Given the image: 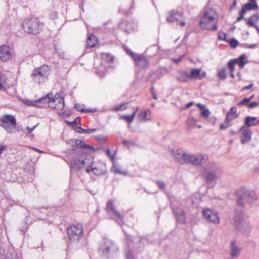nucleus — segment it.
<instances>
[{"mask_svg": "<svg viewBox=\"0 0 259 259\" xmlns=\"http://www.w3.org/2000/svg\"><path fill=\"white\" fill-rule=\"evenodd\" d=\"M201 175L205 180L206 183L213 187L215 181L221 177V171L217 164L214 162H209L208 164L202 167Z\"/></svg>", "mask_w": 259, "mask_h": 259, "instance_id": "1", "label": "nucleus"}, {"mask_svg": "<svg viewBox=\"0 0 259 259\" xmlns=\"http://www.w3.org/2000/svg\"><path fill=\"white\" fill-rule=\"evenodd\" d=\"M174 158L181 164L189 163L193 165H200L207 161L208 157L204 154H189L177 151Z\"/></svg>", "mask_w": 259, "mask_h": 259, "instance_id": "2", "label": "nucleus"}, {"mask_svg": "<svg viewBox=\"0 0 259 259\" xmlns=\"http://www.w3.org/2000/svg\"><path fill=\"white\" fill-rule=\"evenodd\" d=\"M206 76V73L200 68H192L190 72L186 70H179L176 72V78L181 82H187L189 80H201Z\"/></svg>", "mask_w": 259, "mask_h": 259, "instance_id": "3", "label": "nucleus"}, {"mask_svg": "<svg viewBox=\"0 0 259 259\" xmlns=\"http://www.w3.org/2000/svg\"><path fill=\"white\" fill-rule=\"evenodd\" d=\"M199 25L202 29L212 31L218 30V19L214 17V11L212 9L204 11L200 18Z\"/></svg>", "mask_w": 259, "mask_h": 259, "instance_id": "4", "label": "nucleus"}, {"mask_svg": "<svg viewBox=\"0 0 259 259\" xmlns=\"http://www.w3.org/2000/svg\"><path fill=\"white\" fill-rule=\"evenodd\" d=\"M43 26L42 23L36 18H26L22 25L25 32L33 34L39 33L42 30Z\"/></svg>", "mask_w": 259, "mask_h": 259, "instance_id": "5", "label": "nucleus"}, {"mask_svg": "<svg viewBox=\"0 0 259 259\" xmlns=\"http://www.w3.org/2000/svg\"><path fill=\"white\" fill-rule=\"evenodd\" d=\"M38 101L41 103H47L50 108L59 111L63 110L65 106L64 98L57 94L52 98L48 95L40 98Z\"/></svg>", "mask_w": 259, "mask_h": 259, "instance_id": "6", "label": "nucleus"}, {"mask_svg": "<svg viewBox=\"0 0 259 259\" xmlns=\"http://www.w3.org/2000/svg\"><path fill=\"white\" fill-rule=\"evenodd\" d=\"M49 71V67L45 64L40 67L35 68L31 74L33 80L39 84L43 83L47 78Z\"/></svg>", "mask_w": 259, "mask_h": 259, "instance_id": "7", "label": "nucleus"}, {"mask_svg": "<svg viewBox=\"0 0 259 259\" xmlns=\"http://www.w3.org/2000/svg\"><path fill=\"white\" fill-rule=\"evenodd\" d=\"M240 191L242 192L240 194V196L237 199V205L243 207L246 204H250L254 200L256 199V196L254 191L245 190L241 189Z\"/></svg>", "mask_w": 259, "mask_h": 259, "instance_id": "8", "label": "nucleus"}, {"mask_svg": "<svg viewBox=\"0 0 259 259\" xmlns=\"http://www.w3.org/2000/svg\"><path fill=\"white\" fill-rule=\"evenodd\" d=\"M16 119L13 115L6 114L0 118V126L9 133H13V130L16 128Z\"/></svg>", "mask_w": 259, "mask_h": 259, "instance_id": "9", "label": "nucleus"}, {"mask_svg": "<svg viewBox=\"0 0 259 259\" xmlns=\"http://www.w3.org/2000/svg\"><path fill=\"white\" fill-rule=\"evenodd\" d=\"M70 239L73 242L78 241L83 236V228L81 224H73L67 228Z\"/></svg>", "mask_w": 259, "mask_h": 259, "instance_id": "10", "label": "nucleus"}, {"mask_svg": "<svg viewBox=\"0 0 259 259\" xmlns=\"http://www.w3.org/2000/svg\"><path fill=\"white\" fill-rule=\"evenodd\" d=\"M169 16L166 20L169 23L176 22L177 25H180L181 27L185 25V22L183 13L172 10L168 13Z\"/></svg>", "mask_w": 259, "mask_h": 259, "instance_id": "11", "label": "nucleus"}, {"mask_svg": "<svg viewBox=\"0 0 259 259\" xmlns=\"http://www.w3.org/2000/svg\"><path fill=\"white\" fill-rule=\"evenodd\" d=\"M234 220L237 229L244 234L247 235L251 229L248 222L245 221L243 219L240 218L237 215L235 217Z\"/></svg>", "mask_w": 259, "mask_h": 259, "instance_id": "12", "label": "nucleus"}, {"mask_svg": "<svg viewBox=\"0 0 259 259\" xmlns=\"http://www.w3.org/2000/svg\"><path fill=\"white\" fill-rule=\"evenodd\" d=\"M101 251L107 257H109V255L114 253L118 249L117 246L110 240H106L104 245L100 248Z\"/></svg>", "mask_w": 259, "mask_h": 259, "instance_id": "13", "label": "nucleus"}, {"mask_svg": "<svg viewBox=\"0 0 259 259\" xmlns=\"http://www.w3.org/2000/svg\"><path fill=\"white\" fill-rule=\"evenodd\" d=\"M203 217L207 220V221L213 223L214 224H219L220 223V218L218 213L213 212L208 208L204 209L203 211Z\"/></svg>", "mask_w": 259, "mask_h": 259, "instance_id": "14", "label": "nucleus"}, {"mask_svg": "<svg viewBox=\"0 0 259 259\" xmlns=\"http://www.w3.org/2000/svg\"><path fill=\"white\" fill-rule=\"evenodd\" d=\"M105 167V165L104 164L101 162H95L91 168L89 167L86 168V172L89 173L92 171L93 174L95 175H101L104 173Z\"/></svg>", "mask_w": 259, "mask_h": 259, "instance_id": "15", "label": "nucleus"}, {"mask_svg": "<svg viewBox=\"0 0 259 259\" xmlns=\"http://www.w3.org/2000/svg\"><path fill=\"white\" fill-rule=\"evenodd\" d=\"M12 57L11 49L8 45L0 47V59L3 61L9 60Z\"/></svg>", "mask_w": 259, "mask_h": 259, "instance_id": "16", "label": "nucleus"}, {"mask_svg": "<svg viewBox=\"0 0 259 259\" xmlns=\"http://www.w3.org/2000/svg\"><path fill=\"white\" fill-rule=\"evenodd\" d=\"M113 201L112 200H109L108 201L106 205V210L108 213L112 214L117 218L122 221V216L120 214V213L115 209L114 204Z\"/></svg>", "mask_w": 259, "mask_h": 259, "instance_id": "17", "label": "nucleus"}, {"mask_svg": "<svg viewBox=\"0 0 259 259\" xmlns=\"http://www.w3.org/2000/svg\"><path fill=\"white\" fill-rule=\"evenodd\" d=\"M173 213L176 217L177 221L179 223H185L186 217L185 211L180 207H176L173 209Z\"/></svg>", "mask_w": 259, "mask_h": 259, "instance_id": "18", "label": "nucleus"}, {"mask_svg": "<svg viewBox=\"0 0 259 259\" xmlns=\"http://www.w3.org/2000/svg\"><path fill=\"white\" fill-rule=\"evenodd\" d=\"M241 130H243V131L240 137V141L241 144H244L250 141L252 133L249 129L243 130V127H241Z\"/></svg>", "mask_w": 259, "mask_h": 259, "instance_id": "19", "label": "nucleus"}, {"mask_svg": "<svg viewBox=\"0 0 259 259\" xmlns=\"http://www.w3.org/2000/svg\"><path fill=\"white\" fill-rule=\"evenodd\" d=\"M241 248L239 247L235 241H232L230 244V255L232 257H237L240 253Z\"/></svg>", "mask_w": 259, "mask_h": 259, "instance_id": "20", "label": "nucleus"}, {"mask_svg": "<svg viewBox=\"0 0 259 259\" xmlns=\"http://www.w3.org/2000/svg\"><path fill=\"white\" fill-rule=\"evenodd\" d=\"M133 60L136 64L141 67H145L148 64V60L143 55L137 54Z\"/></svg>", "mask_w": 259, "mask_h": 259, "instance_id": "21", "label": "nucleus"}, {"mask_svg": "<svg viewBox=\"0 0 259 259\" xmlns=\"http://www.w3.org/2000/svg\"><path fill=\"white\" fill-rule=\"evenodd\" d=\"M70 168L75 170L82 169V158H75L72 159L70 162Z\"/></svg>", "mask_w": 259, "mask_h": 259, "instance_id": "22", "label": "nucleus"}, {"mask_svg": "<svg viewBox=\"0 0 259 259\" xmlns=\"http://www.w3.org/2000/svg\"><path fill=\"white\" fill-rule=\"evenodd\" d=\"M94 162L93 157L91 155L86 156L85 158L82 157V168H91Z\"/></svg>", "mask_w": 259, "mask_h": 259, "instance_id": "23", "label": "nucleus"}, {"mask_svg": "<svg viewBox=\"0 0 259 259\" xmlns=\"http://www.w3.org/2000/svg\"><path fill=\"white\" fill-rule=\"evenodd\" d=\"M244 123L248 127L256 126L259 123V120L255 117L247 116L244 119Z\"/></svg>", "mask_w": 259, "mask_h": 259, "instance_id": "24", "label": "nucleus"}, {"mask_svg": "<svg viewBox=\"0 0 259 259\" xmlns=\"http://www.w3.org/2000/svg\"><path fill=\"white\" fill-rule=\"evenodd\" d=\"M75 144L78 147L82 149L89 150L90 151L94 150V148L93 146L85 144L84 141L82 140L76 139L75 140Z\"/></svg>", "mask_w": 259, "mask_h": 259, "instance_id": "25", "label": "nucleus"}, {"mask_svg": "<svg viewBox=\"0 0 259 259\" xmlns=\"http://www.w3.org/2000/svg\"><path fill=\"white\" fill-rule=\"evenodd\" d=\"M138 117L144 121H147L151 119V111L149 109L141 111L138 115Z\"/></svg>", "mask_w": 259, "mask_h": 259, "instance_id": "26", "label": "nucleus"}, {"mask_svg": "<svg viewBox=\"0 0 259 259\" xmlns=\"http://www.w3.org/2000/svg\"><path fill=\"white\" fill-rule=\"evenodd\" d=\"M247 24L250 26H255V23H256L259 20V15L254 14L251 16L250 17L245 19Z\"/></svg>", "mask_w": 259, "mask_h": 259, "instance_id": "27", "label": "nucleus"}, {"mask_svg": "<svg viewBox=\"0 0 259 259\" xmlns=\"http://www.w3.org/2000/svg\"><path fill=\"white\" fill-rule=\"evenodd\" d=\"M97 44V39L94 35H90L87 40L86 46L87 48H92L94 47Z\"/></svg>", "mask_w": 259, "mask_h": 259, "instance_id": "28", "label": "nucleus"}, {"mask_svg": "<svg viewBox=\"0 0 259 259\" xmlns=\"http://www.w3.org/2000/svg\"><path fill=\"white\" fill-rule=\"evenodd\" d=\"M133 109L135 110L132 115H125L124 116H122L121 117V118L126 120L127 122V123H128L132 122L134 119V118L135 117L136 113L139 110V107H137L136 108H134Z\"/></svg>", "mask_w": 259, "mask_h": 259, "instance_id": "29", "label": "nucleus"}, {"mask_svg": "<svg viewBox=\"0 0 259 259\" xmlns=\"http://www.w3.org/2000/svg\"><path fill=\"white\" fill-rule=\"evenodd\" d=\"M233 60L237 64L240 68H243L244 65L247 62L245 56L243 55L240 56L237 59H234Z\"/></svg>", "mask_w": 259, "mask_h": 259, "instance_id": "30", "label": "nucleus"}, {"mask_svg": "<svg viewBox=\"0 0 259 259\" xmlns=\"http://www.w3.org/2000/svg\"><path fill=\"white\" fill-rule=\"evenodd\" d=\"M74 108L77 111H79L82 113H92L96 111L95 109H85L82 107V105L79 104H76L74 106Z\"/></svg>", "mask_w": 259, "mask_h": 259, "instance_id": "31", "label": "nucleus"}, {"mask_svg": "<svg viewBox=\"0 0 259 259\" xmlns=\"http://www.w3.org/2000/svg\"><path fill=\"white\" fill-rule=\"evenodd\" d=\"M7 78L6 76L0 72V90L4 91L7 85Z\"/></svg>", "mask_w": 259, "mask_h": 259, "instance_id": "32", "label": "nucleus"}, {"mask_svg": "<svg viewBox=\"0 0 259 259\" xmlns=\"http://www.w3.org/2000/svg\"><path fill=\"white\" fill-rule=\"evenodd\" d=\"M247 11L256 10L258 9L257 3H248L243 6Z\"/></svg>", "mask_w": 259, "mask_h": 259, "instance_id": "33", "label": "nucleus"}, {"mask_svg": "<svg viewBox=\"0 0 259 259\" xmlns=\"http://www.w3.org/2000/svg\"><path fill=\"white\" fill-rule=\"evenodd\" d=\"M112 170L113 172L115 174H121L123 175H126L127 174V172L125 171H122L120 169V167L116 164H114L112 167Z\"/></svg>", "mask_w": 259, "mask_h": 259, "instance_id": "34", "label": "nucleus"}, {"mask_svg": "<svg viewBox=\"0 0 259 259\" xmlns=\"http://www.w3.org/2000/svg\"><path fill=\"white\" fill-rule=\"evenodd\" d=\"M102 58L108 62H112L114 60V57L107 53H104L102 55Z\"/></svg>", "mask_w": 259, "mask_h": 259, "instance_id": "35", "label": "nucleus"}, {"mask_svg": "<svg viewBox=\"0 0 259 259\" xmlns=\"http://www.w3.org/2000/svg\"><path fill=\"white\" fill-rule=\"evenodd\" d=\"M196 123V121L195 119L193 117L189 118L187 121V125L190 128L194 127L195 126Z\"/></svg>", "mask_w": 259, "mask_h": 259, "instance_id": "36", "label": "nucleus"}, {"mask_svg": "<svg viewBox=\"0 0 259 259\" xmlns=\"http://www.w3.org/2000/svg\"><path fill=\"white\" fill-rule=\"evenodd\" d=\"M237 109L235 107H232L230 109L229 112L227 113L228 116L234 117V116L237 115L236 114Z\"/></svg>", "mask_w": 259, "mask_h": 259, "instance_id": "37", "label": "nucleus"}, {"mask_svg": "<svg viewBox=\"0 0 259 259\" xmlns=\"http://www.w3.org/2000/svg\"><path fill=\"white\" fill-rule=\"evenodd\" d=\"M235 62L233 59L230 60L228 62V67L230 70V72H233L235 69Z\"/></svg>", "mask_w": 259, "mask_h": 259, "instance_id": "38", "label": "nucleus"}, {"mask_svg": "<svg viewBox=\"0 0 259 259\" xmlns=\"http://www.w3.org/2000/svg\"><path fill=\"white\" fill-rule=\"evenodd\" d=\"M125 104H121L119 105L116 106L113 108L112 110L115 111H118L124 110L126 107H125Z\"/></svg>", "mask_w": 259, "mask_h": 259, "instance_id": "39", "label": "nucleus"}, {"mask_svg": "<svg viewBox=\"0 0 259 259\" xmlns=\"http://www.w3.org/2000/svg\"><path fill=\"white\" fill-rule=\"evenodd\" d=\"M218 39L221 40H226V34L223 32L220 31L218 33Z\"/></svg>", "mask_w": 259, "mask_h": 259, "instance_id": "40", "label": "nucleus"}, {"mask_svg": "<svg viewBox=\"0 0 259 259\" xmlns=\"http://www.w3.org/2000/svg\"><path fill=\"white\" fill-rule=\"evenodd\" d=\"M218 76L221 79H225L226 78V71L225 69H221L218 72Z\"/></svg>", "mask_w": 259, "mask_h": 259, "instance_id": "41", "label": "nucleus"}, {"mask_svg": "<svg viewBox=\"0 0 259 259\" xmlns=\"http://www.w3.org/2000/svg\"><path fill=\"white\" fill-rule=\"evenodd\" d=\"M210 112L207 109H204L200 113V115H201V116L205 117V118L208 117L209 116V115H210Z\"/></svg>", "mask_w": 259, "mask_h": 259, "instance_id": "42", "label": "nucleus"}, {"mask_svg": "<svg viewBox=\"0 0 259 259\" xmlns=\"http://www.w3.org/2000/svg\"><path fill=\"white\" fill-rule=\"evenodd\" d=\"M122 144L124 146H127L128 148L135 144L134 142L130 140H123L122 141Z\"/></svg>", "mask_w": 259, "mask_h": 259, "instance_id": "43", "label": "nucleus"}, {"mask_svg": "<svg viewBox=\"0 0 259 259\" xmlns=\"http://www.w3.org/2000/svg\"><path fill=\"white\" fill-rule=\"evenodd\" d=\"M229 44L231 48H235L237 46L238 42L236 39L232 38L230 40Z\"/></svg>", "mask_w": 259, "mask_h": 259, "instance_id": "44", "label": "nucleus"}, {"mask_svg": "<svg viewBox=\"0 0 259 259\" xmlns=\"http://www.w3.org/2000/svg\"><path fill=\"white\" fill-rule=\"evenodd\" d=\"M125 52L131 57V58L133 59L137 55V54L133 52L130 49L125 48Z\"/></svg>", "mask_w": 259, "mask_h": 259, "instance_id": "45", "label": "nucleus"}, {"mask_svg": "<svg viewBox=\"0 0 259 259\" xmlns=\"http://www.w3.org/2000/svg\"><path fill=\"white\" fill-rule=\"evenodd\" d=\"M80 118L79 117L76 118L73 122H68L69 124H72L73 126H77L78 123H80Z\"/></svg>", "mask_w": 259, "mask_h": 259, "instance_id": "46", "label": "nucleus"}, {"mask_svg": "<svg viewBox=\"0 0 259 259\" xmlns=\"http://www.w3.org/2000/svg\"><path fill=\"white\" fill-rule=\"evenodd\" d=\"M238 115L234 116V117L228 116L227 114L226 118L225 120V122L227 125H228V123L234 118L237 117Z\"/></svg>", "mask_w": 259, "mask_h": 259, "instance_id": "47", "label": "nucleus"}, {"mask_svg": "<svg viewBox=\"0 0 259 259\" xmlns=\"http://www.w3.org/2000/svg\"><path fill=\"white\" fill-rule=\"evenodd\" d=\"M156 183H157V184L158 185L159 187L161 189L163 190L165 188V183L163 181H156Z\"/></svg>", "mask_w": 259, "mask_h": 259, "instance_id": "48", "label": "nucleus"}, {"mask_svg": "<svg viewBox=\"0 0 259 259\" xmlns=\"http://www.w3.org/2000/svg\"><path fill=\"white\" fill-rule=\"evenodd\" d=\"M259 105V103L256 102H252L247 104V106L249 108H253L255 107H257Z\"/></svg>", "mask_w": 259, "mask_h": 259, "instance_id": "49", "label": "nucleus"}, {"mask_svg": "<svg viewBox=\"0 0 259 259\" xmlns=\"http://www.w3.org/2000/svg\"><path fill=\"white\" fill-rule=\"evenodd\" d=\"M249 102V100L247 98H244L242 101L239 102L237 103L238 106H242L243 105H245Z\"/></svg>", "mask_w": 259, "mask_h": 259, "instance_id": "50", "label": "nucleus"}, {"mask_svg": "<svg viewBox=\"0 0 259 259\" xmlns=\"http://www.w3.org/2000/svg\"><path fill=\"white\" fill-rule=\"evenodd\" d=\"M75 130L76 132L79 133H85V129H83L80 126H77L75 127Z\"/></svg>", "mask_w": 259, "mask_h": 259, "instance_id": "51", "label": "nucleus"}, {"mask_svg": "<svg viewBox=\"0 0 259 259\" xmlns=\"http://www.w3.org/2000/svg\"><path fill=\"white\" fill-rule=\"evenodd\" d=\"M126 259H134L133 256V253L129 251L126 254Z\"/></svg>", "mask_w": 259, "mask_h": 259, "instance_id": "52", "label": "nucleus"}, {"mask_svg": "<svg viewBox=\"0 0 259 259\" xmlns=\"http://www.w3.org/2000/svg\"><path fill=\"white\" fill-rule=\"evenodd\" d=\"M252 87H253V84H252V83L248 85L245 86V87H243L241 89V91H244L249 90V89H251L252 88Z\"/></svg>", "mask_w": 259, "mask_h": 259, "instance_id": "53", "label": "nucleus"}, {"mask_svg": "<svg viewBox=\"0 0 259 259\" xmlns=\"http://www.w3.org/2000/svg\"><path fill=\"white\" fill-rule=\"evenodd\" d=\"M97 131L96 128H89L85 129L84 134H92L95 132Z\"/></svg>", "mask_w": 259, "mask_h": 259, "instance_id": "54", "label": "nucleus"}, {"mask_svg": "<svg viewBox=\"0 0 259 259\" xmlns=\"http://www.w3.org/2000/svg\"><path fill=\"white\" fill-rule=\"evenodd\" d=\"M256 45L253 44V45H247V44H244V46L245 48H249V49H253L256 47Z\"/></svg>", "mask_w": 259, "mask_h": 259, "instance_id": "55", "label": "nucleus"}, {"mask_svg": "<svg viewBox=\"0 0 259 259\" xmlns=\"http://www.w3.org/2000/svg\"><path fill=\"white\" fill-rule=\"evenodd\" d=\"M37 126V124L33 126V127H27L26 129L28 131V132L29 133H31L32 131H33V130L36 128V127Z\"/></svg>", "mask_w": 259, "mask_h": 259, "instance_id": "56", "label": "nucleus"}, {"mask_svg": "<svg viewBox=\"0 0 259 259\" xmlns=\"http://www.w3.org/2000/svg\"><path fill=\"white\" fill-rule=\"evenodd\" d=\"M50 17L52 19H55L57 17V14L56 12H53L50 15Z\"/></svg>", "mask_w": 259, "mask_h": 259, "instance_id": "57", "label": "nucleus"}, {"mask_svg": "<svg viewBox=\"0 0 259 259\" xmlns=\"http://www.w3.org/2000/svg\"><path fill=\"white\" fill-rule=\"evenodd\" d=\"M247 11V10L244 7H243L242 9L241 10L239 14H240L244 16V14L246 13Z\"/></svg>", "mask_w": 259, "mask_h": 259, "instance_id": "58", "label": "nucleus"}, {"mask_svg": "<svg viewBox=\"0 0 259 259\" xmlns=\"http://www.w3.org/2000/svg\"><path fill=\"white\" fill-rule=\"evenodd\" d=\"M244 19V16L240 14H239V16L237 18L236 21L237 22L240 21L241 20Z\"/></svg>", "mask_w": 259, "mask_h": 259, "instance_id": "59", "label": "nucleus"}, {"mask_svg": "<svg viewBox=\"0 0 259 259\" xmlns=\"http://www.w3.org/2000/svg\"><path fill=\"white\" fill-rule=\"evenodd\" d=\"M229 126V125H225L223 123H221L220 125V128L221 130H225Z\"/></svg>", "mask_w": 259, "mask_h": 259, "instance_id": "60", "label": "nucleus"}, {"mask_svg": "<svg viewBox=\"0 0 259 259\" xmlns=\"http://www.w3.org/2000/svg\"><path fill=\"white\" fill-rule=\"evenodd\" d=\"M128 23V22L126 21H124L122 22H121L119 25V27L122 28L123 26L124 25H126Z\"/></svg>", "mask_w": 259, "mask_h": 259, "instance_id": "61", "label": "nucleus"}, {"mask_svg": "<svg viewBox=\"0 0 259 259\" xmlns=\"http://www.w3.org/2000/svg\"><path fill=\"white\" fill-rule=\"evenodd\" d=\"M6 147L5 146L0 145V155L2 154L3 151L6 149Z\"/></svg>", "mask_w": 259, "mask_h": 259, "instance_id": "62", "label": "nucleus"}, {"mask_svg": "<svg viewBox=\"0 0 259 259\" xmlns=\"http://www.w3.org/2000/svg\"><path fill=\"white\" fill-rule=\"evenodd\" d=\"M126 239L128 241H132L131 236L125 233Z\"/></svg>", "mask_w": 259, "mask_h": 259, "instance_id": "63", "label": "nucleus"}, {"mask_svg": "<svg viewBox=\"0 0 259 259\" xmlns=\"http://www.w3.org/2000/svg\"><path fill=\"white\" fill-rule=\"evenodd\" d=\"M25 103L28 106H33V103L30 101H26Z\"/></svg>", "mask_w": 259, "mask_h": 259, "instance_id": "64", "label": "nucleus"}]
</instances>
